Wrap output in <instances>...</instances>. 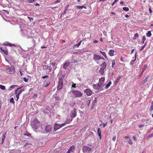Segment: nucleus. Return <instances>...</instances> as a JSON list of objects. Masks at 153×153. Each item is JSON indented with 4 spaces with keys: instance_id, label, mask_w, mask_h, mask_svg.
I'll use <instances>...</instances> for the list:
<instances>
[{
    "instance_id": "obj_1",
    "label": "nucleus",
    "mask_w": 153,
    "mask_h": 153,
    "mask_svg": "<svg viewBox=\"0 0 153 153\" xmlns=\"http://www.w3.org/2000/svg\"><path fill=\"white\" fill-rule=\"evenodd\" d=\"M40 124L39 122L37 119H36L32 122L31 126L33 128L37 129L40 127Z\"/></svg>"
},
{
    "instance_id": "obj_2",
    "label": "nucleus",
    "mask_w": 153,
    "mask_h": 153,
    "mask_svg": "<svg viewBox=\"0 0 153 153\" xmlns=\"http://www.w3.org/2000/svg\"><path fill=\"white\" fill-rule=\"evenodd\" d=\"M63 85V79L62 78H58V85L57 87V90H60L62 89Z\"/></svg>"
},
{
    "instance_id": "obj_3",
    "label": "nucleus",
    "mask_w": 153,
    "mask_h": 153,
    "mask_svg": "<svg viewBox=\"0 0 153 153\" xmlns=\"http://www.w3.org/2000/svg\"><path fill=\"white\" fill-rule=\"evenodd\" d=\"M15 69L13 66H12L6 70V72L7 73L10 74H13L15 73Z\"/></svg>"
},
{
    "instance_id": "obj_4",
    "label": "nucleus",
    "mask_w": 153,
    "mask_h": 153,
    "mask_svg": "<svg viewBox=\"0 0 153 153\" xmlns=\"http://www.w3.org/2000/svg\"><path fill=\"white\" fill-rule=\"evenodd\" d=\"M77 110L75 108H74L70 113V116L71 118H74L76 116Z\"/></svg>"
},
{
    "instance_id": "obj_5",
    "label": "nucleus",
    "mask_w": 153,
    "mask_h": 153,
    "mask_svg": "<svg viewBox=\"0 0 153 153\" xmlns=\"http://www.w3.org/2000/svg\"><path fill=\"white\" fill-rule=\"evenodd\" d=\"M82 150L83 152H90L92 151L91 148L86 146H84L82 148Z\"/></svg>"
},
{
    "instance_id": "obj_6",
    "label": "nucleus",
    "mask_w": 153,
    "mask_h": 153,
    "mask_svg": "<svg viewBox=\"0 0 153 153\" xmlns=\"http://www.w3.org/2000/svg\"><path fill=\"white\" fill-rule=\"evenodd\" d=\"M72 92L75 95L76 97H81L82 95V94L81 92L79 91L73 90L72 91Z\"/></svg>"
},
{
    "instance_id": "obj_7",
    "label": "nucleus",
    "mask_w": 153,
    "mask_h": 153,
    "mask_svg": "<svg viewBox=\"0 0 153 153\" xmlns=\"http://www.w3.org/2000/svg\"><path fill=\"white\" fill-rule=\"evenodd\" d=\"M22 33L23 34L27 35V37H31L32 36V35L30 32L27 31V30L26 29H25L22 31Z\"/></svg>"
},
{
    "instance_id": "obj_8",
    "label": "nucleus",
    "mask_w": 153,
    "mask_h": 153,
    "mask_svg": "<svg viewBox=\"0 0 153 153\" xmlns=\"http://www.w3.org/2000/svg\"><path fill=\"white\" fill-rule=\"evenodd\" d=\"M105 80V79L104 77H102L101 78L99 79V82L98 83H97V84H98L100 87L103 86L104 84V83Z\"/></svg>"
},
{
    "instance_id": "obj_9",
    "label": "nucleus",
    "mask_w": 153,
    "mask_h": 153,
    "mask_svg": "<svg viewBox=\"0 0 153 153\" xmlns=\"http://www.w3.org/2000/svg\"><path fill=\"white\" fill-rule=\"evenodd\" d=\"M100 58H101V56L99 55L95 54H94L93 59L95 61L97 62L98 60H100Z\"/></svg>"
},
{
    "instance_id": "obj_10",
    "label": "nucleus",
    "mask_w": 153,
    "mask_h": 153,
    "mask_svg": "<svg viewBox=\"0 0 153 153\" xmlns=\"http://www.w3.org/2000/svg\"><path fill=\"white\" fill-rule=\"evenodd\" d=\"M0 49L1 51L3 52L5 55H8V50L5 47H1L0 48Z\"/></svg>"
},
{
    "instance_id": "obj_11",
    "label": "nucleus",
    "mask_w": 153,
    "mask_h": 153,
    "mask_svg": "<svg viewBox=\"0 0 153 153\" xmlns=\"http://www.w3.org/2000/svg\"><path fill=\"white\" fill-rule=\"evenodd\" d=\"M51 130V126L50 125L46 126L45 128V130L47 132H49Z\"/></svg>"
},
{
    "instance_id": "obj_12",
    "label": "nucleus",
    "mask_w": 153,
    "mask_h": 153,
    "mask_svg": "<svg viewBox=\"0 0 153 153\" xmlns=\"http://www.w3.org/2000/svg\"><path fill=\"white\" fill-rule=\"evenodd\" d=\"M84 92L88 96H90L92 94V91L89 89H87L84 91Z\"/></svg>"
},
{
    "instance_id": "obj_13",
    "label": "nucleus",
    "mask_w": 153,
    "mask_h": 153,
    "mask_svg": "<svg viewBox=\"0 0 153 153\" xmlns=\"http://www.w3.org/2000/svg\"><path fill=\"white\" fill-rule=\"evenodd\" d=\"M75 150V147L73 146H71L69 149L67 153H70V152L72 153L74 152Z\"/></svg>"
},
{
    "instance_id": "obj_14",
    "label": "nucleus",
    "mask_w": 153,
    "mask_h": 153,
    "mask_svg": "<svg viewBox=\"0 0 153 153\" xmlns=\"http://www.w3.org/2000/svg\"><path fill=\"white\" fill-rule=\"evenodd\" d=\"M70 65V62H67L65 63L63 65V68L65 70Z\"/></svg>"
},
{
    "instance_id": "obj_15",
    "label": "nucleus",
    "mask_w": 153,
    "mask_h": 153,
    "mask_svg": "<svg viewBox=\"0 0 153 153\" xmlns=\"http://www.w3.org/2000/svg\"><path fill=\"white\" fill-rule=\"evenodd\" d=\"M100 86L97 83L96 84H94L93 85V88L96 90H100Z\"/></svg>"
},
{
    "instance_id": "obj_16",
    "label": "nucleus",
    "mask_w": 153,
    "mask_h": 153,
    "mask_svg": "<svg viewBox=\"0 0 153 153\" xmlns=\"http://www.w3.org/2000/svg\"><path fill=\"white\" fill-rule=\"evenodd\" d=\"M60 128L61 127H60L59 124L57 123L55 124L53 126V128L55 131H56Z\"/></svg>"
},
{
    "instance_id": "obj_17",
    "label": "nucleus",
    "mask_w": 153,
    "mask_h": 153,
    "mask_svg": "<svg viewBox=\"0 0 153 153\" xmlns=\"http://www.w3.org/2000/svg\"><path fill=\"white\" fill-rule=\"evenodd\" d=\"M3 45H4L5 46H8L10 47H11L12 46H15V45L13 44H12L11 43H9L8 42H6L3 43Z\"/></svg>"
},
{
    "instance_id": "obj_18",
    "label": "nucleus",
    "mask_w": 153,
    "mask_h": 153,
    "mask_svg": "<svg viewBox=\"0 0 153 153\" xmlns=\"http://www.w3.org/2000/svg\"><path fill=\"white\" fill-rule=\"evenodd\" d=\"M52 66V68L53 69V70H55L56 68V65H57V64H56V62H51Z\"/></svg>"
},
{
    "instance_id": "obj_19",
    "label": "nucleus",
    "mask_w": 153,
    "mask_h": 153,
    "mask_svg": "<svg viewBox=\"0 0 153 153\" xmlns=\"http://www.w3.org/2000/svg\"><path fill=\"white\" fill-rule=\"evenodd\" d=\"M97 132L98 135L100 137V139L101 138V131L100 128H98L97 129Z\"/></svg>"
},
{
    "instance_id": "obj_20",
    "label": "nucleus",
    "mask_w": 153,
    "mask_h": 153,
    "mask_svg": "<svg viewBox=\"0 0 153 153\" xmlns=\"http://www.w3.org/2000/svg\"><path fill=\"white\" fill-rule=\"evenodd\" d=\"M114 51L113 50L111 49L109 50L108 52V54L111 56H113L114 55Z\"/></svg>"
},
{
    "instance_id": "obj_21",
    "label": "nucleus",
    "mask_w": 153,
    "mask_h": 153,
    "mask_svg": "<svg viewBox=\"0 0 153 153\" xmlns=\"http://www.w3.org/2000/svg\"><path fill=\"white\" fill-rule=\"evenodd\" d=\"M83 8H85V9L86 8V7L84 5H83L82 6H76V8L77 9H78L79 10L82 9Z\"/></svg>"
},
{
    "instance_id": "obj_22",
    "label": "nucleus",
    "mask_w": 153,
    "mask_h": 153,
    "mask_svg": "<svg viewBox=\"0 0 153 153\" xmlns=\"http://www.w3.org/2000/svg\"><path fill=\"white\" fill-rule=\"evenodd\" d=\"M149 78V76L147 75L145 77V79L142 81V83L143 84H144L146 82L148 79Z\"/></svg>"
},
{
    "instance_id": "obj_23",
    "label": "nucleus",
    "mask_w": 153,
    "mask_h": 153,
    "mask_svg": "<svg viewBox=\"0 0 153 153\" xmlns=\"http://www.w3.org/2000/svg\"><path fill=\"white\" fill-rule=\"evenodd\" d=\"M6 134H7L6 133H5L3 135L2 137L1 138L2 142L1 143V144H2L4 142V139L5 138V137H6L5 135Z\"/></svg>"
},
{
    "instance_id": "obj_24",
    "label": "nucleus",
    "mask_w": 153,
    "mask_h": 153,
    "mask_svg": "<svg viewBox=\"0 0 153 153\" xmlns=\"http://www.w3.org/2000/svg\"><path fill=\"white\" fill-rule=\"evenodd\" d=\"M101 66L102 67L101 68L105 69L106 67V63L105 62H103L102 63L101 65Z\"/></svg>"
},
{
    "instance_id": "obj_25",
    "label": "nucleus",
    "mask_w": 153,
    "mask_h": 153,
    "mask_svg": "<svg viewBox=\"0 0 153 153\" xmlns=\"http://www.w3.org/2000/svg\"><path fill=\"white\" fill-rule=\"evenodd\" d=\"M121 77L120 76H119L116 79V80L114 82V83L115 85L117 83V82L119 81L120 79L121 78Z\"/></svg>"
},
{
    "instance_id": "obj_26",
    "label": "nucleus",
    "mask_w": 153,
    "mask_h": 153,
    "mask_svg": "<svg viewBox=\"0 0 153 153\" xmlns=\"http://www.w3.org/2000/svg\"><path fill=\"white\" fill-rule=\"evenodd\" d=\"M139 35L137 33H136L134 34V36L133 38L134 40H135L139 37Z\"/></svg>"
},
{
    "instance_id": "obj_27",
    "label": "nucleus",
    "mask_w": 153,
    "mask_h": 153,
    "mask_svg": "<svg viewBox=\"0 0 153 153\" xmlns=\"http://www.w3.org/2000/svg\"><path fill=\"white\" fill-rule=\"evenodd\" d=\"M111 84V81L109 82L106 85V86L104 87L105 89L108 88L110 86Z\"/></svg>"
},
{
    "instance_id": "obj_28",
    "label": "nucleus",
    "mask_w": 153,
    "mask_h": 153,
    "mask_svg": "<svg viewBox=\"0 0 153 153\" xmlns=\"http://www.w3.org/2000/svg\"><path fill=\"white\" fill-rule=\"evenodd\" d=\"M104 69L100 68L99 71V73L101 75H102L104 73Z\"/></svg>"
},
{
    "instance_id": "obj_29",
    "label": "nucleus",
    "mask_w": 153,
    "mask_h": 153,
    "mask_svg": "<svg viewBox=\"0 0 153 153\" xmlns=\"http://www.w3.org/2000/svg\"><path fill=\"white\" fill-rule=\"evenodd\" d=\"M16 86L17 87V86H18V85H12L10 86V88L9 89V90L10 91V90H12V89H13V88H14Z\"/></svg>"
},
{
    "instance_id": "obj_30",
    "label": "nucleus",
    "mask_w": 153,
    "mask_h": 153,
    "mask_svg": "<svg viewBox=\"0 0 153 153\" xmlns=\"http://www.w3.org/2000/svg\"><path fill=\"white\" fill-rule=\"evenodd\" d=\"M24 91V89H21L19 90H18L17 91V94L20 95V94L22 93V92Z\"/></svg>"
},
{
    "instance_id": "obj_31",
    "label": "nucleus",
    "mask_w": 153,
    "mask_h": 153,
    "mask_svg": "<svg viewBox=\"0 0 153 153\" xmlns=\"http://www.w3.org/2000/svg\"><path fill=\"white\" fill-rule=\"evenodd\" d=\"M146 36L147 37H150L151 36L152 34L150 31H148L146 34Z\"/></svg>"
},
{
    "instance_id": "obj_32",
    "label": "nucleus",
    "mask_w": 153,
    "mask_h": 153,
    "mask_svg": "<svg viewBox=\"0 0 153 153\" xmlns=\"http://www.w3.org/2000/svg\"><path fill=\"white\" fill-rule=\"evenodd\" d=\"M73 120V119L71 118H69V119H68L67 121L65 122V123H69L70 122H71Z\"/></svg>"
},
{
    "instance_id": "obj_33",
    "label": "nucleus",
    "mask_w": 153,
    "mask_h": 153,
    "mask_svg": "<svg viewBox=\"0 0 153 153\" xmlns=\"http://www.w3.org/2000/svg\"><path fill=\"white\" fill-rule=\"evenodd\" d=\"M50 83H44L43 84V86L44 87H47L50 84Z\"/></svg>"
},
{
    "instance_id": "obj_34",
    "label": "nucleus",
    "mask_w": 153,
    "mask_h": 153,
    "mask_svg": "<svg viewBox=\"0 0 153 153\" xmlns=\"http://www.w3.org/2000/svg\"><path fill=\"white\" fill-rule=\"evenodd\" d=\"M137 52H136V53H135V59H134L133 60H132L131 61V64L132 65L134 63V62L136 60V55H137Z\"/></svg>"
},
{
    "instance_id": "obj_35",
    "label": "nucleus",
    "mask_w": 153,
    "mask_h": 153,
    "mask_svg": "<svg viewBox=\"0 0 153 153\" xmlns=\"http://www.w3.org/2000/svg\"><path fill=\"white\" fill-rule=\"evenodd\" d=\"M123 10L126 11H128L129 10L128 8L127 7H124L123 8Z\"/></svg>"
},
{
    "instance_id": "obj_36",
    "label": "nucleus",
    "mask_w": 153,
    "mask_h": 153,
    "mask_svg": "<svg viewBox=\"0 0 153 153\" xmlns=\"http://www.w3.org/2000/svg\"><path fill=\"white\" fill-rule=\"evenodd\" d=\"M10 103H13V104H14L15 103V102L14 100V99L13 97L11 98L10 100Z\"/></svg>"
},
{
    "instance_id": "obj_37",
    "label": "nucleus",
    "mask_w": 153,
    "mask_h": 153,
    "mask_svg": "<svg viewBox=\"0 0 153 153\" xmlns=\"http://www.w3.org/2000/svg\"><path fill=\"white\" fill-rule=\"evenodd\" d=\"M100 52L106 58H107V57L105 52H102L101 51H100Z\"/></svg>"
},
{
    "instance_id": "obj_38",
    "label": "nucleus",
    "mask_w": 153,
    "mask_h": 153,
    "mask_svg": "<svg viewBox=\"0 0 153 153\" xmlns=\"http://www.w3.org/2000/svg\"><path fill=\"white\" fill-rule=\"evenodd\" d=\"M48 65H44L43 66V69L45 70H47L48 69Z\"/></svg>"
},
{
    "instance_id": "obj_39",
    "label": "nucleus",
    "mask_w": 153,
    "mask_h": 153,
    "mask_svg": "<svg viewBox=\"0 0 153 153\" xmlns=\"http://www.w3.org/2000/svg\"><path fill=\"white\" fill-rule=\"evenodd\" d=\"M69 6H70L68 4L65 7V11H66L68 10V9L69 7Z\"/></svg>"
},
{
    "instance_id": "obj_40",
    "label": "nucleus",
    "mask_w": 153,
    "mask_h": 153,
    "mask_svg": "<svg viewBox=\"0 0 153 153\" xmlns=\"http://www.w3.org/2000/svg\"><path fill=\"white\" fill-rule=\"evenodd\" d=\"M0 88L2 90H4L5 89V87L4 85H0Z\"/></svg>"
},
{
    "instance_id": "obj_41",
    "label": "nucleus",
    "mask_w": 153,
    "mask_h": 153,
    "mask_svg": "<svg viewBox=\"0 0 153 153\" xmlns=\"http://www.w3.org/2000/svg\"><path fill=\"white\" fill-rule=\"evenodd\" d=\"M56 100H60L59 97L58 96H56L54 97Z\"/></svg>"
},
{
    "instance_id": "obj_42",
    "label": "nucleus",
    "mask_w": 153,
    "mask_h": 153,
    "mask_svg": "<svg viewBox=\"0 0 153 153\" xmlns=\"http://www.w3.org/2000/svg\"><path fill=\"white\" fill-rule=\"evenodd\" d=\"M146 40V38L145 37V36H143V37L142 39V43H144L145 41Z\"/></svg>"
},
{
    "instance_id": "obj_43",
    "label": "nucleus",
    "mask_w": 153,
    "mask_h": 153,
    "mask_svg": "<svg viewBox=\"0 0 153 153\" xmlns=\"http://www.w3.org/2000/svg\"><path fill=\"white\" fill-rule=\"evenodd\" d=\"M22 87H21L20 88H17L16 90H15V94H17V91L19 90L20 89H21V88H22Z\"/></svg>"
},
{
    "instance_id": "obj_44",
    "label": "nucleus",
    "mask_w": 153,
    "mask_h": 153,
    "mask_svg": "<svg viewBox=\"0 0 153 153\" xmlns=\"http://www.w3.org/2000/svg\"><path fill=\"white\" fill-rule=\"evenodd\" d=\"M111 61L112 62V64L111 67L112 68H113L114 66V65H115V60H111Z\"/></svg>"
},
{
    "instance_id": "obj_45",
    "label": "nucleus",
    "mask_w": 153,
    "mask_h": 153,
    "mask_svg": "<svg viewBox=\"0 0 153 153\" xmlns=\"http://www.w3.org/2000/svg\"><path fill=\"white\" fill-rule=\"evenodd\" d=\"M82 42V41H80L77 45H75L74 46L78 47L80 45Z\"/></svg>"
},
{
    "instance_id": "obj_46",
    "label": "nucleus",
    "mask_w": 153,
    "mask_h": 153,
    "mask_svg": "<svg viewBox=\"0 0 153 153\" xmlns=\"http://www.w3.org/2000/svg\"><path fill=\"white\" fill-rule=\"evenodd\" d=\"M24 135L25 136H27L28 137H30L31 134L30 133H28L27 134H24Z\"/></svg>"
},
{
    "instance_id": "obj_47",
    "label": "nucleus",
    "mask_w": 153,
    "mask_h": 153,
    "mask_svg": "<svg viewBox=\"0 0 153 153\" xmlns=\"http://www.w3.org/2000/svg\"><path fill=\"white\" fill-rule=\"evenodd\" d=\"M128 143L130 145H132L133 144V142H132L131 140L130 139H129Z\"/></svg>"
},
{
    "instance_id": "obj_48",
    "label": "nucleus",
    "mask_w": 153,
    "mask_h": 153,
    "mask_svg": "<svg viewBox=\"0 0 153 153\" xmlns=\"http://www.w3.org/2000/svg\"><path fill=\"white\" fill-rule=\"evenodd\" d=\"M66 124H67V123H64L59 124V125H60V127H61V128H62L63 126H65V125Z\"/></svg>"
},
{
    "instance_id": "obj_49",
    "label": "nucleus",
    "mask_w": 153,
    "mask_h": 153,
    "mask_svg": "<svg viewBox=\"0 0 153 153\" xmlns=\"http://www.w3.org/2000/svg\"><path fill=\"white\" fill-rule=\"evenodd\" d=\"M36 0H28L27 2L29 3H32Z\"/></svg>"
},
{
    "instance_id": "obj_50",
    "label": "nucleus",
    "mask_w": 153,
    "mask_h": 153,
    "mask_svg": "<svg viewBox=\"0 0 153 153\" xmlns=\"http://www.w3.org/2000/svg\"><path fill=\"white\" fill-rule=\"evenodd\" d=\"M153 110V105H152L149 108V111H152Z\"/></svg>"
},
{
    "instance_id": "obj_51",
    "label": "nucleus",
    "mask_w": 153,
    "mask_h": 153,
    "mask_svg": "<svg viewBox=\"0 0 153 153\" xmlns=\"http://www.w3.org/2000/svg\"><path fill=\"white\" fill-rule=\"evenodd\" d=\"M76 84L73 83L72 85V87L76 88Z\"/></svg>"
},
{
    "instance_id": "obj_52",
    "label": "nucleus",
    "mask_w": 153,
    "mask_h": 153,
    "mask_svg": "<svg viewBox=\"0 0 153 153\" xmlns=\"http://www.w3.org/2000/svg\"><path fill=\"white\" fill-rule=\"evenodd\" d=\"M19 95H18V94H16V97L17 98V100H16V101H18V100H19Z\"/></svg>"
},
{
    "instance_id": "obj_53",
    "label": "nucleus",
    "mask_w": 153,
    "mask_h": 153,
    "mask_svg": "<svg viewBox=\"0 0 153 153\" xmlns=\"http://www.w3.org/2000/svg\"><path fill=\"white\" fill-rule=\"evenodd\" d=\"M24 80L25 82H27L28 81V79L26 77H24Z\"/></svg>"
},
{
    "instance_id": "obj_54",
    "label": "nucleus",
    "mask_w": 153,
    "mask_h": 153,
    "mask_svg": "<svg viewBox=\"0 0 153 153\" xmlns=\"http://www.w3.org/2000/svg\"><path fill=\"white\" fill-rule=\"evenodd\" d=\"M28 19L30 20V21H31V20H33V18L32 17H30L28 16L27 17Z\"/></svg>"
},
{
    "instance_id": "obj_55",
    "label": "nucleus",
    "mask_w": 153,
    "mask_h": 153,
    "mask_svg": "<svg viewBox=\"0 0 153 153\" xmlns=\"http://www.w3.org/2000/svg\"><path fill=\"white\" fill-rule=\"evenodd\" d=\"M48 69L49 70V71H51L52 70V68L51 66H48Z\"/></svg>"
},
{
    "instance_id": "obj_56",
    "label": "nucleus",
    "mask_w": 153,
    "mask_h": 153,
    "mask_svg": "<svg viewBox=\"0 0 153 153\" xmlns=\"http://www.w3.org/2000/svg\"><path fill=\"white\" fill-rule=\"evenodd\" d=\"M147 67V66L146 65H144V68H143V70H145Z\"/></svg>"
},
{
    "instance_id": "obj_57",
    "label": "nucleus",
    "mask_w": 153,
    "mask_h": 153,
    "mask_svg": "<svg viewBox=\"0 0 153 153\" xmlns=\"http://www.w3.org/2000/svg\"><path fill=\"white\" fill-rule=\"evenodd\" d=\"M145 47V46H142L140 50V51H142L143 49Z\"/></svg>"
},
{
    "instance_id": "obj_58",
    "label": "nucleus",
    "mask_w": 153,
    "mask_h": 153,
    "mask_svg": "<svg viewBox=\"0 0 153 153\" xmlns=\"http://www.w3.org/2000/svg\"><path fill=\"white\" fill-rule=\"evenodd\" d=\"M49 77L48 76V75H45L43 76L42 77L43 79H44L45 78H48Z\"/></svg>"
},
{
    "instance_id": "obj_59",
    "label": "nucleus",
    "mask_w": 153,
    "mask_h": 153,
    "mask_svg": "<svg viewBox=\"0 0 153 153\" xmlns=\"http://www.w3.org/2000/svg\"><path fill=\"white\" fill-rule=\"evenodd\" d=\"M116 139V136L114 137L112 139L113 141H114Z\"/></svg>"
},
{
    "instance_id": "obj_60",
    "label": "nucleus",
    "mask_w": 153,
    "mask_h": 153,
    "mask_svg": "<svg viewBox=\"0 0 153 153\" xmlns=\"http://www.w3.org/2000/svg\"><path fill=\"white\" fill-rule=\"evenodd\" d=\"M144 126V125L143 124H140V125H139V128H141L142 127H143Z\"/></svg>"
},
{
    "instance_id": "obj_61",
    "label": "nucleus",
    "mask_w": 153,
    "mask_h": 153,
    "mask_svg": "<svg viewBox=\"0 0 153 153\" xmlns=\"http://www.w3.org/2000/svg\"><path fill=\"white\" fill-rule=\"evenodd\" d=\"M153 136V133H152L151 134H150L149 136V138L152 137Z\"/></svg>"
},
{
    "instance_id": "obj_62",
    "label": "nucleus",
    "mask_w": 153,
    "mask_h": 153,
    "mask_svg": "<svg viewBox=\"0 0 153 153\" xmlns=\"http://www.w3.org/2000/svg\"><path fill=\"white\" fill-rule=\"evenodd\" d=\"M61 1V0H57L55 2V3H59Z\"/></svg>"
},
{
    "instance_id": "obj_63",
    "label": "nucleus",
    "mask_w": 153,
    "mask_h": 153,
    "mask_svg": "<svg viewBox=\"0 0 153 153\" xmlns=\"http://www.w3.org/2000/svg\"><path fill=\"white\" fill-rule=\"evenodd\" d=\"M149 12L150 13H151L152 12V10L151 8H149Z\"/></svg>"
},
{
    "instance_id": "obj_64",
    "label": "nucleus",
    "mask_w": 153,
    "mask_h": 153,
    "mask_svg": "<svg viewBox=\"0 0 153 153\" xmlns=\"http://www.w3.org/2000/svg\"><path fill=\"white\" fill-rule=\"evenodd\" d=\"M107 123H106L105 124L103 123V128H105V126L107 125Z\"/></svg>"
}]
</instances>
